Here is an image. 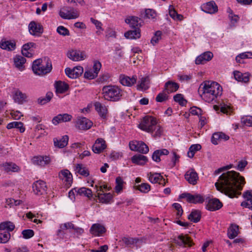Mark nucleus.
Masks as SVG:
<instances>
[{
    "label": "nucleus",
    "mask_w": 252,
    "mask_h": 252,
    "mask_svg": "<svg viewBox=\"0 0 252 252\" xmlns=\"http://www.w3.org/2000/svg\"><path fill=\"white\" fill-rule=\"evenodd\" d=\"M102 91L105 100L114 102L120 100L123 94L122 90L116 85L104 86Z\"/></svg>",
    "instance_id": "nucleus-3"
},
{
    "label": "nucleus",
    "mask_w": 252,
    "mask_h": 252,
    "mask_svg": "<svg viewBox=\"0 0 252 252\" xmlns=\"http://www.w3.org/2000/svg\"><path fill=\"white\" fill-rule=\"evenodd\" d=\"M42 64V60L40 59L35 60L32 63V69L34 73H41L42 72L38 71L39 66Z\"/></svg>",
    "instance_id": "nucleus-55"
},
{
    "label": "nucleus",
    "mask_w": 252,
    "mask_h": 252,
    "mask_svg": "<svg viewBox=\"0 0 252 252\" xmlns=\"http://www.w3.org/2000/svg\"><path fill=\"white\" fill-rule=\"evenodd\" d=\"M53 95V94L52 93L50 92H48L45 97H40L38 99V103L41 105H44L51 100Z\"/></svg>",
    "instance_id": "nucleus-48"
},
{
    "label": "nucleus",
    "mask_w": 252,
    "mask_h": 252,
    "mask_svg": "<svg viewBox=\"0 0 252 252\" xmlns=\"http://www.w3.org/2000/svg\"><path fill=\"white\" fill-rule=\"evenodd\" d=\"M178 243L180 245L188 247H191L192 245L191 241L190 238L187 236L183 235H179L178 237Z\"/></svg>",
    "instance_id": "nucleus-42"
},
{
    "label": "nucleus",
    "mask_w": 252,
    "mask_h": 252,
    "mask_svg": "<svg viewBox=\"0 0 252 252\" xmlns=\"http://www.w3.org/2000/svg\"><path fill=\"white\" fill-rule=\"evenodd\" d=\"M246 181L243 176L235 171H227L220 175L215 183L217 189L230 198L237 197L241 194V190Z\"/></svg>",
    "instance_id": "nucleus-1"
},
{
    "label": "nucleus",
    "mask_w": 252,
    "mask_h": 252,
    "mask_svg": "<svg viewBox=\"0 0 252 252\" xmlns=\"http://www.w3.org/2000/svg\"><path fill=\"white\" fill-rule=\"evenodd\" d=\"M60 179L66 183V185H70L72 181V176L70 172L67 170H62L59 174Z\"/></svg>",
    "instance_id": "nucleus-27"
},
{
    "label": "nucleus",
    "mask_w": 252,
    "mask_h": 252,
    "mask_svg": "<svg viewBox=\"0 0 252 252\" xmlns=\"http://www.w3.org/2000/svg\"><path fill=\"white\" fill-rule=\"evenodd\" d=\"M167 93L166 94L165 92H162L158 94L156 98V100L157 102H163L165 101L168 98Z\"/></svg>",
    "instance_id": "nucleus-59"
},
{
    "label": "nucleus",
    "mask_w": 252,
    "mask_h": 252,
    "mask_svg": "<svg viewBox=\"0 0 252 252\" xmlns=\"http://www.w3.org/2000/svg\"><path fill=\"white\" fill-rule=\"evenodd\" d=\"M135 188L143 193H147L151 189V186L148 183H142L141 185L135 186Z\"/></svg>",
    "instance_id": "nucleus-49"
},
{
    "label": "nucleus",
    "mask_w": 252,
    "mask_h": 252,
    "mask_svg": "<svg viewBox=\"0 0 252 252\" xmlns=\"http://www.w3.org/2000/svg\"><path fill=\"white\" fill-rule=\"evenodd\" d=\"M126 38L129 39H136L141 36L140 30L139 28L134 29V30H130L125 33Z\"/></svg>",
    "instance_id": "nucleus-33"
},
{
    "label": "nucleus",
    "mask_w": 252,
    "mask_h": 252,
    "mask_svg": "<svg viewBox=\"0 0 252 252\" xmlns=\"http://www.w3.org/2000/svg\"><path fill=\"white\" fill-rule=\"evenodd\" d=\"M66 75L72 79L77 78L79 77L83 72V68L82 66H78L73 69L66 68L65 69Z\"/></svg>",
    "instance_id": "nucleus-10"
},
{
    "label": "nucleus",
    "mask_w": 252,
    "mask_h": 252,
    "mask_svg": "<svg viewBox=\"0 0 252 252\" xmlns=\"http://www.w3.org/2000/svg\"><path fill=\"white\" fill-rule=\"evenodd\" d=\"M74 191H75L77 194L84 195L88 198H91L92 196V191L91 189L85 187L79 189L74 188L73 190L69 192V196H70L71 194H73L74 193Z\"/></svg>",
    "instance_id": "nucleus-26"
},
{
    "label": "nucleus",
    "mask_w": 252,
    "mask_h": 252,
    "mask_svg": "<svg viewBox=\"0 0 252 252\" xmlns=\"http://www.w3.org/2000/svg\"><path fill=\"white\" fill-rule=\"evenodd\" d=\"M105 227L100 223L93 224L90 228V232L94 236H100L105 233Z\"/></svg>",
    "instance_id": "nucleus-14"
},
{
    "label": "nucleus",
    "mask_w": 252,
    "mask_h": 252,
    "mask_svg": "<svg viewBox=\"0 0 252 252\" xmlns=\"http://www.w3.org/2000/svg\"><path fill=\"white\" fill-rule=\"evenodd\" d=\"M233 74L235 79L239 82L247 83L249 81V75L246 73L243 74L240 71H234Z\"/></svg>",
    "instance_id": "nucleus-40"
},
{
    "label": "nucleus",
    "mask_w": 252,
    "mask_h": 252,
    "mask_svg": "<svg viewBox=\"0 0 252 252\" xmlns=\"http://www.w3.org/2000/svg\"><path fill=\"white\" fill-rule=\"evenodd\" d=\"M22 233L25 239H29L34 235V231L32 229L24 230Z\"/></svg>",
    "instance_id": "nucleus-64"
},
{
    "label": "nucleus",
    "mask_w": 252,
    "mask_h": 252,
    "mask_svg": "<svg viewBox=\"0 0 252 252\" xmlns=\"http://www.w3.org/2000/svg\"><path fill=\"white\" fill-rule=\"evenodd\" d=\"M95 109L99 116L103 119H106L107 117L108 109L107 107L99 102L94 103Z\"/></svg>",
    "instance_id": "nucleus-18"
},
{
    "label": "nucleus",
    "mask_w": 252,
    "mask_h": 252,
    "mask_svg": "<svg viewBox=\"0 0 252 252\" xmlns=\"http://www.w3.org/2000/svg\"><path fill=\"white\" fill-rule=\"evenodd\" d=\"M68 57L74 61H81L85 59L83 53L77 50H72L69 52L68 53Z\"/></svg>",
    "instance_id": "nucleus-32"
},
{
    "label": "nucleus",
    "mask_w": 252,
    "mask_h": 252,
    "mask_svg": "<svg viewBox=\"0 0 252 252\" xmlns=\"http://www.w3.org/2000/svg\"><path fill=\"white\" fill-rule=\"evenodd\" d=\"M3 170L6 173L18 172L20 168L16 164L12 162H6L1 165Z\"/></svg>",
    "instance_id": "nucleus-21"
},
{
    "label": "nucleus",
    "mask_w": 252,
    "mask_h": 252,
    "mask_svg": "<svg viewBox=\"0 0 252 252\" xmlns=\"http://www.w3.org/2000/svg\"><path fill=\"white\" fill-rule=\"evenodd\" d=\"M26 62V59L21 55H16L14 58V63L15 66L21 71L24 69V64Z\"/></svg>",
    "instance_id": "nucleus-36"
},
{
    "label": "nucleus",
    "mask_w": 252,
    "mask_h": 252,
    "mask_svg": "<svg viewBox=\"0 0 252 252\" xmlns=\"http://www.w3.org/2000/svg\"><path fill=\"white\" fill-rule=\"evenodd\" d=\"M229 139V136L221 132L214 133L211 138V142L214 145H217L220 141H226Z\"/></svg>",
    "instance_id": "nucleus-22"
},
{
    "label": "nucleus",
    "mask_w": 252,
    "mask_h": 252,
    "mask_svg": "<svg viewBox=\"0 0 252 252\" xmlns=\"http://www.w3.org/2000/svg\"><path fill=\"white\" fill-rule=\"evenodd\" d=\"M140 142L137 141H131L129 143V147L131 151L138 152L139 146Z\"/></svg>",
    "instance_id": "nucleus-57"
},
{
    "label": "nucleus",
    "mask_w": 252,
    "mask_h": 252,
    "mask_svg": "<svg viewBox=\"0 0 252 252\" xmlns=\"http://www.w3.org/2000/svg\"><path fill=\"white\" fill-rule=\"evenodd\" d=\"M169 14L170 16L175 20L182 21L184 18L182 15L177 13L173 6L172 5L169 6Z\"/></svg>",
    "instance_id": "nucleus-45"
},
{
    "label": "nucleus",
    "mask_w": 252,
    "mask_h": 252,
    "mask_svg": "<svg viewBox=\"0 0 252 252\" xmlns=\"http://www.w3.org/2000/svg\"><path fill=\"white\" fill-rule=\"evenodd\" d=\"M161 34L162 32L161 31H157L155 32L154 36L152 37L151 40V43L153 45H155L156 44H157L159 41V40H160L161 38Z\"/></svg>",
    "instance_id": "nucleus-54"
},
{
    "label": "nucleus",
    "mask_w": 252,
    "mask_h": 252,
    "mask_svg": "<svg viewBox=\"0 0 252 252\" xmlns=\"http://www.w3.org/2000/svg\"><path fill=\"white\" fill-rule=\"evenodd\" d=\"M27 98V95L25 93H22L19 90H17L15 91L13 94V99L15 102L18 104H23L26 102Z\"/></svg>",
    "instance_id": "nucleus-28"
},
{
    "label": "nucleus",
    "mask_w": 252,
    "mask_h": 252,
    "mask_svg": "<svg viewBox=\"0 0 252 252\" xmlns=\"http://www.w3.org/2000/svg\"><path fill=\"white\" fill-rule=\"evenodd\" d=\"M241 123L247 126H252V116H245L241 119Z\"/></svg>",
    "instance_id": "nucleus-50"
},
{
    "label": "nucleus",
    "mask_w": 252,
    "mask_h": 252,
    "mask_svg": "<svg viewBox=\"0 0 252 252\" xmlns=\"http://www.w3.org/2000/svg\"><path fill=\"white\" fill-rule=\"evenodd\" d=\"M15 228V225L10 221H4L0 223V243H6L10 238L9 231Z\"/></svg>",
    "instance_id": "nucleus-4"
},
{
    "label": "nucleus",
    "mask_w": 252,
    "mask_h": 252,
    "mask_svg": "<svg viewBox=\"0 0 252 252\" xmlns=\"http://www.w3.org/2000/svg\"><path fill=\"white\" fill-rule=\"evenodd\" d=\"M105 141L101 138H97L92 146V151L95 154L102 153L106 148Z\"/></svg>",
    "instance_id": "nucleus-11"
},
{
    "label": "nucleus",
    "mask_w": 252,
    "mask_h": 252,
    "mask_svg": "<svg viewBox=\"0 0 252 252\" xmlns=\"http://www.w3.org/2000/svg\"><path fill=\"white\" fill-rule=\"evenodd\" d=\"M149 151L148 146L144 142H140L139 146L138 152L142 154H147Z\"/></svg>",
    "instance_id": "nucleus-60"
},
{
    "label": "nucleus",
    "mask_w": 252,
    "mask_h": 252,
    "mask_svg": "<svg viewBox=\"0 0 252 252\" xmlns=\"http://www.w3.org/2000/svg\"><path fill=\"white\" fill-rule=\"evenodd\" d=\"M0 48L8 51H11L16 48V42L14 40H6L2 39L0 42Z\"/></svg>",
    "instance_id": "nucleus-24"
},
{
    "label": "nucleus",
    "mask_w": 252,
    "mask_h": 252,
    "mask_svg": "<svg viewBox=\"0 0 252 252\" xmlns=\"http://www.w3.org/2000/svg\"><path fill=\"white\" fill-rule=\"evenodd\" d=\"M157 124L156 120L151 116H146L139 125V127L148 132L153 133L154 128Z\"/></svg>",
    "instance_id": "nucleus-5"
},
{
    "label": "nucleus",
    "mask_w": 252,
    "mask_h": 252,
    "mask_svg": "<svg viewBox=\"0 0 252 252\" xmlns=\"http://www.w3.org/2000/svg\"><path fill=\"white\" fill-rule=\"evenodd\" d=\"M36 44L33 42H28L23 45L22 50L24 51L33 50V49L36 48Z\"/></svg>",
    "instance_id": "nucleus-61"
},
{
    "label": "nucleus",
    "mask_w": 252,
    "mask_h": 252,
    "mask_svg": "<svg viewBox=\"0 0 252 252\" xmlns=\"http://www.w3.org/2000/svg\"><path fill=\"white\" fill-rule=\"evenodd\" d=\"M57 32L59 34L63 36L69 35V32L68 30L62 26H60L58 27Z\"/></svg>",
    "instance_id": "nucleus-56"
},
{
    "label": "nucleus",
    "mask_w": 252,
    "mask_h": 252,
    "mask_svg": "<svg viewBox=\"0 0 252 252\" xmlns=\"http://www.w3.org/2000/svg\"><path fill=\"white\" fill-rule=\"evenodd\" d=\"M179 88V85L176 82L169 81H167L164 85V91L167 93L169 94L173 93L178 90Z\"/></svg>",
    "instance_id": "nucleus-34"
},
{
    "label": "nucleus",
    "mask_w": 252,
    "mask_h": 252,
    "mask_svg": "<svg viewBox=\"0 0 252 252\" xmlns=\"http://www.w3.org/2000/svg\"><path fill=\"white\" fill-rule=\"evenodd\" d=\"M125 22L133 29L139 28L141 26L142 20L137 17L130 16L126 19Z\"/></svg>",
    "instance_id": "nucleus-20"
},
{
    "label": "nucleus",
    "mask_w": 252,
    "mask_h": 252,
    "mask_svg": "<svg viewBox=\"0 0 252 252\" xmlns=\"http://www.w3.org/2000/svg\"><path fill=\"white\" fill-rule=\"evenodd\" d=\"M199 91L202 92L200 95L204 100L211 102L221 94L222 89L216 82L206 81L200 85Z\"/></svg>",
    "instance_id": "nucleus-2"
},
{
    "label": "nucleus",
    "mask_w": 252,
    "mask_h": 252,
    "mask_svg": "<svg viewBox=\"0 0 252 252\" xmlns=\"http://www.w3.org/2000/svg\"><path fill=\"white\" fill-rule=\"evenodd\" d=\"M201 8L203 11L209 14H214L218 10V6L214 1H211L203 4Z\"/></svg>",
    "instance_id": "nucleus-19"
},
{
    "label": "nucleus",
    "mask_w": 252,
    "mask_h": 252,
    "mask_svg": "<svg viewBox=\"0 0 252 252\" xmlns=\"http://www.w3.org/2000/svg\"><path fill=\"white\" fill-rule=\"evenodd\" d=\"M239 234V226L236 224H231L228 228L227 236L229 239L235 238Z\"/></svg>",
    "instance_id": "nucleus-38"
},
{
    "label": "nucleus",
    "mask_w": 252,
    "mask_h": 252,
    "mask_svg": "<svg viewBox=\"0 0 252 252\" xmlns=\"http://www.w3.org/2000/svg\"><path fill=\"white\" fill-rule=\"evenodd\" d=\"M222 206V203L217 198L210 199L207 205L208 210L214 211L220 209Z\"/></svg>",
    "instance_id": "nucleus-25"
},
{
    "label": "nucleus",
    "mask_w": 252,
    "mask_h": 252,
    "mask_svg": "<svg viewBox=\"0 0 252 252\" xmlns=\"http://www.w3.org/2000/svg\"><path fill=\"white\" fill-rule=\"evenodd\" d=\"M29 31L32 35L39 37L43 32V28L40 23L32 21L29 25Z\"/></svg>",
    "instance_id": "nucleus-7"
},
{
    "label": "nucleus",
    "mask_w": 252,
    "mask_h": 252,
    "mask_svg": "<svg viewBox=\"0 0 252 252\" xmlns=\"http://www.w3.org/2000/svg\"><path fill=\"white\" fill-rule=\"evenodd\" d=\"M59 15L64 19H74L79 17V12L73 7L64 6L60 9Z\"/></svg>",
    "instance_id": "nucleus-6"
},
{
    "label": "nucleus",
    "mask_w": 252,
    "mask_h": 252,
    "mask_svg": "<svg viewBox=\"0 0 252 252\" xmlns=\"http://www.w3.org/2000/svg\"><path fill=\"white\" fill-rule=\"evenodd\" d=\"M75 171L76 173L85 176L89 175V171L88 168L82 164H77L75 166Z\"/></svg>",
    "instance_id": "nucleus-41"
},
{
    "label": "nucleus",
    "mask_w": 252,
    "mask_h": 252,
    "mask_svg": "<svg viewBox=\"0 0 252 252\" xmlns=\"http://www.w3.org/2000/svg\"><path fill=\"white\" fill-rule=\"evenodd\" d=\"M148 176L149 181L153 184L158 183L162 180V176L158 173H150L148 174Z\"/></svg>",
    "instance_id": "nucleus-46"
},
{
    "label": "nucleus",
    "mask_w": 252,
    "mask_h": 252,
    "mask_svg": "<svg viewBox=\"0 0 252 252\" xmlns=\"http://www.w3.org/2000/svg\"><path fill=\"white\" fill-rule=\"evenodd\" d=\"M32 162L34 164L44 166L50 162V158L48 156H39L34 157Z\"/></svg>",
    "instance_id": "nucleus-29"
},
{
    "label": "nucleus",
    "mask_w": 252,
    "mask_h": 252,
    "mask_svg": "<svg viewBox=\"0 0 252 252\" xmlns=\"http://www.w3.org/2000/svg\"><path fill=\"white\" fill-rule=\"evenodd\" d=\"M93 123L85 117L78 118L76 122V126L81 130H87L91 127Z\"/></svg>",
    "instance_id": "nucleus-15"
},
{
    "label": "nucleus",
    "mask_w": 252,
    "mask_h": 252,
    "mask_svg": "<svg viewBox=\"0 0 252 252\" xmlns=\"http://www.w3.org/2000/svg\"><path fill=\"white\" fill-rule=\"evenodd\" d=\"M213 57V54L211 52H205L196 58L195 63L196 64H204L211 61Z\"/></svg>",
    "instance_id": "nucleus-16"
},
{
    "label": "nucleus",
    "mask_w": 252,
    "mask_h": 252,
    "mask_svg": "<svg viewBox=\"0 0 252 252\" xmlns=\"http://www.w3.org/2000/svg\"><path fill=\"white\" fill-rule=\"evenodd\" d=\"M138 240L130 237H124L122 239L123 242L127 247H131L132 245L137 242Z\"/></svg>",
    "instance_id": "nucleus-51"
},
{
    "label": "nucleus",
    "mask_w": 252,
    "mask_h": 252,
    "mask_svg": "<svg viewBox=\"0 0 252 252\" xmlns=\"http://www.w3.org/2000/svg\"><path fill=\"white\" fill-rule=\"evenodd\" d=\"M97 196L101 202L104 203H109L112 198V195L110 193L97 192Z\"/></svg>",
    "instance_id": "nucleus-43"
},
{
    "label": "nucleus",
    "mask_w": 252,
    "mask_h": 252,
    "mask_svg": "<svg viewBox=\"0 0 252 252\" xmlns=\"http://www.w3.org/2000/svg\"><path fill=\"white\" fill-rule=\"evenodd\" d=\"M145 16L149 19H154L157 16L156 11L152 9H148L145 10Z\"/></svg>",
    "instance_id": "nucleus-58"
},
{
    "label": "nucleus",
    "mask_w": 252,
    "mask_h": 252,
    "mask_svg": "<svg viewBox=\"0 0 252 252\" xmlns=\"http://www.w3.org/2000/svg\"><path fill=\"white\" fill-rule=\"evenodd\" d=\"M150 79L149 76L142 77L137 85L138 90H146L150 87Z\"/></svg>",
    "instance_id": "nucleus-35"
},
{
    "label": "nucleus",
    "mask_w": 252,
    "mask_h": 252,
    "mask_svg": "<svg viewBox=\"0 0 252 252\" xmlns=\"http://www.w3.org/2000/svg\"><path fill=\"white\" fill-rule=\"evenodd\" d=\"M174 100L182 106L185 105L187 102V100L184 98L183 95L181 94H178L174 95Z\"/></svg>",
    "instance_id": "nucleus-52"
},
{
    "label": "nucleus",
    "mask_w": 252,
    "mask_h": 252,
    "mask_svg": "<svg viewBox=\"0 0 252 252\" xmlns=\"http://www.w3.org/2000/svg\"><path fill=\"white\" fill-rule=\"evenodd\" d=\"M185 178L189 184L193 185H196L198 180V174L193 169L188 170L186 173Z\"/></svg>",
    "instance_id": "nucleus-17"
},
{
    "label": "nucleus",
    "mask_w": 252,
    "mask_h": 252,
    "mask_svg": "<svg viewBox=\"0 0 252 252\" xmlns=\"http://www.w3.org/2000/svg\"><path fill=\"white\" fill-rule=\"evenodd\" d=\"M200 219L201 213L198 210H193L188 216V219L194 223L198 222Z\"/></svg>",
    "instance_id": "nucleus-44"
},
{
    "label": "nucleus",
    "mask_w": 252,
    "mask_h": 252,
    "mask_svg": "<svg viewBox=\"0 0 252 252\" xmlns=\"http://www.w3.org/2000/svg\"><path fill=\"white\" fill-rule=\"evenodd\" d=\"M53 141L55 147L63 148L67 145L68 141V137L67 135H64L61 138H55Z\"/></svg>",
    "instance_id": "nucleus-31"
},
{
    "label": "nucleus",
    "mask_w": 252,
    "mask_h": 252,
    "mask_svg": "<svg viewBox=\"0 0 252 252\" xmlns=\"http://www.w3.org/2000/svg\"><path fill=\"white\" fill-rule=\"evenodd\" d=\"M201 148V146L200 144L192 145L189 148V151L188 152V156L192 158L193 157L195 153L199 151Z\"/></svg>",
    "instance_id": "nucleus-47"
},
{
    "label": "nucleus",
    "mask_w": 252,
    "mask_h": 252,
    "mask_svg": "<svg viewBox=\"0 0 252 252\" xmlns=\"http://www.w3.org/2000/svg\"><path fill=\"white\" fill-rule=\"evenodd\" d=\"M220 111L224 114H228L231 112V107L229 105L224 103L220 104Z\"/></svg>",
    "instance_id": "nucleus-62"
},
{
    "label": "nucleus",
    "mask_w": 252,
    "mask_h": 252,
    "mask_svg": "<svg viewBox=\"0 0 252 252\" xmlns=\"http://www.w3.org/2000/svg\"><path fill=\"white\" fill-rule=\"evenodd\" d=\"M55 87L57 94H63L68 90L69 86L64 82L59 81L55 82Z\"/></svg>",
    "instance_id": "nucleus-30"
},
{
    "label": "nucleus",
    "mask_w": 252,
    "mask_h": 252,
    "mask_svg": "<svg viewBox=\"0 0 252 252\" xmlns=\"http://www.w3.org/2000/svg\"><path fill=\"white\" fill-rule=\"evenodd\" d=\"M243 196L245 200L241 203V206L252 210V190L245 192Z\"/></svg>",
    "instance_id": "nucleus-23"
},
{
    "label": "nucleus",
    "mask_w": 252,
    "mask_h": 252,
    "mask_svg": "<svg viewBox=\"0 0 252 252\" xmlns=\"http://www.w3.org/2000/svg\"><path fill=\"white\" fill-rule=\"evenodd\" d=\"M72 119V115L68 113L60 114L53 118L52 122L54 125H57L60 123L70 122Z\"/></svg>",
    "instance_id": "nucleus-12"
},
{
    "label": "nucleus",
    "mask_w": 252,
    "mask_h": 252,
    "mask_svg": "<svg viewBox=\"0 0 252 252\" xmlns=\"http://www.w3.org/2000/svg\"><path fill=\"white\" fill-rule=\"evenodd\" d=\"M173 207L176 209L177 211V217L178 218H180L182 216L183 210L182 209L181 205L177 203H175L173 204Z\"/></svg>",
    "instance_id": "nucleus-63"
},
{
    "label": "nucleus",
    "mask_w": 252,
    "mask_h": 252,
    "mask_svg": "<svg viewBox=\"0 0 252 252\" xmlns=\"http://www.w3.org/2000/svg\"><path fill=\"white\" fill-rule=\"evenodd\" d=\"M52 64L48 60L47 61L45 65L41 64L39 66V70H37L39 72H42L41 73H35V74H37L39 75H42L45 74H47L51 71L52 70Z\"/></svg>",
    "instance_id": "nucleus-37"
},
{
    "label": "nucleus",
    "mask_w": 252,
    "mask_h": 252,
    "mask_svg": "<svg viewBox=\"0 0 252 252\" xmlns=\"http://www.w3.org/2000/svg\"><path fill=\"white\" fill-rule=\"evenodd\" d=\"M124 181L121 177H118L116 179L115 190L116 192L119 193L123 189Z\"/></svg>",
    "instance_id": "nucleus-53"
},
{
    "label": "nucleus",
    "mask_w": 252,
    "mask_h": 252,
    "mask_svg": "<svg viewBox=\"0 0 252 252\" xmlns=\"http://www.w3.org/2000/svg\"><path fill=\"white\" fill-rule=\"evenodd\" d=\"M33 191L35 194L40 195L44 194L47 190L46 183L42 180L37 181L32 185Z\"/></svg>",
    "instance_id": "nucleus-9"
},
{
    "label": "nucleus",
    "mask_w": 252,
    "mask_h": 252,
    "mask_svg": "<svg viewBox=\"0 0 252 252\" xmlns=\"http://www.w3.org/2000/svg\"><path fill=\"white\" fill-rule=\"evenodd\" d=\"M131 161L133 163L144 165L148 161V158L142 155H136L131 158Z\"/></svg>",
    "instance_id": "nucleus-39"
},
{
    "label": "nucleus",
    "mask_w": 252,
    "mask_h": 252,
    "mask_svg": "<svg viewBox=\"0 0 252 252\" xmlns=\"http://www.w3.org/2000/svg\"><path fill=\"white\" fill-rule=\"evenodd\" d=\"M136 81L137 77L136 76H132L131 77H130L128 76L121 74L119 76V81L123 86L131 87L136 83Z\"/></svg>",
    "instance_id": "nucleus-13"
},
{
    "label": "nucleus",
    "mask_w": 252,
    "mask_h": 252,
    "mask_svg": "<svg viewBox=\"0 0 252 252\" xmlns=\"http://www.w3.org/2000/svg\"><path fill=\"white\" fill-rule=\"evenodd\" d=\"M181 198H186L187 201L190 203H201L203 202L204 199L203 197L200 194H191L189 193H183L180 195Z\"/></svg>",
    "instance_id": "nucleus-8"
}]
</instances>
